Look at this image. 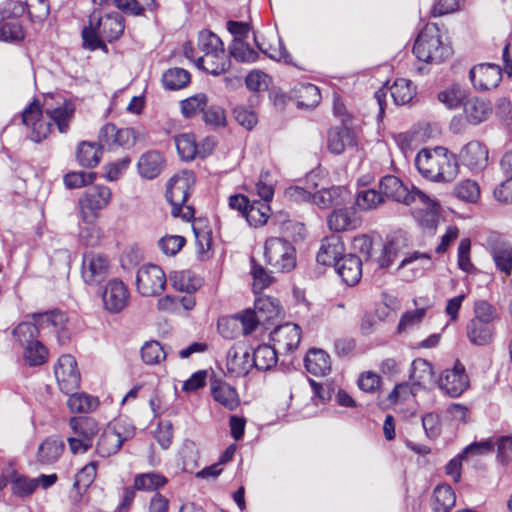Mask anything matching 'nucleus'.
Instances as JSON below:
<instances>
[{
  "label": "nucleus",
  "mask_w": 512,
  "mask_h": 512,
  "mask_svg": "<svg viewBox=\"0 0 512 512\" xmlns=\"http://www.w3.org/2000/svg\"><path fill=\"white\" fill-rule=\"evenodd\" d=\"M229 65L230 59L224 48L220 49V52L201 54L196 60L197 68L212 75L224 73L229 68Z\"/></svg>",
  "instance_id": "bb28decb"
},
{
  "label": "nucleus",
  "mask_w": 512,
  "mask_h": 512,
  "mask_svg": "<svg viewBox=\"0 0 512 512\" xmlns=\"http://www.w3.org/2000/svg\"><path fill=\"white\" fill-rule=\"evenodd\" d=\"M24 39V30L17 20H10L0 25V41L17 42Z\"/></svg>",
  "instance_id": "13d9d810"
},
{
  "label": "nucleus",
  "mask_w": 512,
  "mask_h": 512,
  "mask_svg": "<svg viewBox=\"0 0 512 512\" xmlns=\"http://www.w3.org/2000/svg\"><path fill=\"white\" fill-rule=\"evenodd\" d=\"M166 275L157 265L146 264L141 266L136 275V288L144 297L160 295L166 287Z\"/></svg>",
  "instance_id": "1a4fd4ad"
},
{
  "label": "nucleus",
  "mask_w": 512,
  "mask_h": 512,
  "mask_svg": "<svg viewBox=\"0 0 512 512\" xmlns=\"http://www.w3.org/2000/svg\"><path fill=\"white\" fill-rule=\"evenodd\" d=\"M22 123L30 130L29 138L36 143L46 139L52 132V122L46 118V108L43 111L38 100L24 109Z\"/></svg>",
  "instance_id": "9d476101"
},
{
  "label": "nucleus",
  "mask_w": 512,
  "mask_h": 512,
  "mask_svg": "<svg viewBox=\"0 0 512 512\" xmlns=\"http://www.w3.org/2000/svg\"><path fill=\"white\" fill-rule=\"evenodd\" d=\"M224 45L221 39L210 31H201L198 36V50L201 54L220 52Z\"/></svg>",
  "instance_id": "5fc2aeb1"
},
{
  "label": "nucleus",
  "mask_w": 512,
  "mask_h": 512,
  "mask_svg": "<svg viewBox=\"0 0 512 512\" xmlns=\"http://www.w3.org/2000/svg\"><path fill=\"white\" fill-rule=\"evenodd\" d=\"M112 199L108 186L95 185L86 190L79 199L80 215L84 222H90L98 217V212L105 209Z\"/></svg>",
  "instance_id": "6e6552de"
},
{
  "label": "nucleus",
  "mask_w": 512,
  "mask_h": 512,
  "mask_svg": "<svg viewBox=\"0 0 512 512\" xmlns=\"http://www.w3.org/2000/svg\"><path fill=\"white\" fill-rule=\"evenodd\" d=\"M471 241L469 238H464L460 241L457 252L458 267L466 272L472 273L476 270L474 264L470 259Z\"/></svg>",
  "instance_id": "e2e57ef3"
},
{
  "label": "nucleus",
  "mask_w": 512,
  "mask_h": 512,
  "mask_svg": "<svg viewBox=\"0 0 512 512\" xmlns=\"http://www.w3.org/2000/svg\"><path fill=\"white\" fill-rule=\"evenodd\" d=\"M213 399L228 410H235L239 405V396L235 388L228 383L215 380L211 384Z\"/></svg>",
  "instance_id": "7c9ffc66"
},
{
  "label": "nucleus",
  "mask_w": 512,
  "mask_h": 512,
  "mask_svg": "<svg viewBox=\"0 0 512 512\" xmlns=\"http://www.w3.org/2000/svg\"><path fill=\"white\" fill-rule=\"evenodd\" d=\"M327 225L334 232H344L357 229L361 219L352 207L334 208L327 217Z\"/></svg>",
  "instance_id": "412c9836"
},
{
  "label": "nucleus",
  "mask_w": 512,
  "mask_h": 512,
  "mask_svg": "<svg viewBox=\"0 0 512 512\" xmlns=\"http://www.w3.org/2000/svg\"><path fill=\"white\" fill-rule=\"evenodd\" d=\"M233 114L237 123L246 130L253 129L258 123V118L255 112L245 106L236 107Z\"/></svg>",
  "instance_id": "774afa93"
},
{
  "label": "nucleus",
  "mask_w": 512,
  "mask_h": 512,
  "mask_svg": "<svg viewBox=\"0 0 512 512\" xmlns=\"http://www.w3.org/2000/svg\"><path fill=\"white\" fill-rule=\"evenodd\" d=\"M494 330L493 324H482L470 320L466 326V336L471 344L486 346L493 341Z\"/></svg>",
  "instance_id": "2f4dec72"
},
{
  "label": "nucleus",
  "mask_w": 512,
  "mask_h": 512,
  "mask_svg": "<svg viewBox=\"0 0 512 512\" xmlns=\"http://www.w3.org/2000/svg\"><path fill=\"white\" fill-rule=\"evenodd\" d=\"M44 106L46 118L52 122V127L55 125L60 133H66L74 118L75 104L71 100H63L56 106H51L46 101Z\"/></svg>",
  "instance_id": "4be33fe9"
},
{
  "label": "nucleus",
  "mask_w": 512,
  "mask_h": 512,
  "mask_svg": "<svg viewBox=\"0 0 512 512\" xmlns=\"http://www.w3.org/2000/svg\"><path fill=\"white\" fill-rule=\"evenodd\" d=\"M410 380L419 389L431 390L437 381L434 379L433 366L425 359L418 358L412 362Z\"/></svg>",
  "instance_id": "b1692460"
},
{
  "label": "nucleus",
  "mask_w": 512,
  "mask_h": 512,
  "mask_svg": "<svg viewBox=\"0 0 512 512\" xmlns=\"http://www.w3.org/2000/svg\"><path fill=\"white\" fill-rule=\"evenodd\" d=\"M463 105L465 116L471 124L485 121L492 111L490 103L478 97L467 99Z\"/></svg>",
  "instance_id": "473e14b6"
},
{
  "label": "nucleus",
  "mask_w": 512,
  "mask_h": 512,
  "mask_svg": "<svg viewBox=\"0 0 512 512\" xmlns=\"http://www.w3.org/2000/svg\"><path fill=\"white\" fill-rule=\"evenodd\" d=\"M64 449V443L55 437L42 442L37 451V461L41 464H52L58 460Z\"/></svg>",
  "instance_id": "e433bc0d"
},
{
  "label": "nucleus",
  "mask_w": 512,
  "mask_h": 512,
  "mask_svg": "<svg viewBox=\"0 0 512 512\" xmlns=\"http://www.w3.org/2000/svg\"><path fill=\"white\" fill-rule=\"evenodd\" d=\"M167 483V478L157 472L137 474L134 477V489L139 491H155Z\"/></svg>",
  "instance_id": "c03bdc74"
},
{
  "label": "nucleus",
  "mask_w": 512,
  "mask_h": 512,
  "mask_svg": "<svg viewBox=\"0 0 512 512\" xmlns=\"http://www.w3.org/2000/svg\"><path fill=\"white\" fill-rule=\"evenodd\" d=\"M70 395L67 405L71 412L74 413H89L95 410L98 406L97 398L84 393H73Z\"/></svg>",
  "instance_id": "8fccbe9b"
},
{
  "label": "nucleus",
  "mask_w": 512,
  "mask_h": 512,
  "mask_svg": "<svg viewBox=\"0 0 512 512\" xmlns=\"http://www.w3.org/2000/svg\"><path fill=\"white\" fill-rule=\"evenodd\" d=\"M164 163V158L159 152L148 151L142 154L138 160V172L143 178L154 179L162 172Z\"/></svg>",
  "instance_id": "c85d7f7f"
},
{
  "label": "nucleus",
  "mask_w": 512,
  "mask_h": 512,
  "mask_svg": "<svg viewBox=\"0 0 512 512\" xmlns=\"http://www.w3.org/2000/svg\"><path fill=\"white\" fill-rule=\"evenodd\" d=\"M55 377L58 385L66 394H70L79 388L80 373L77 369V362L71 355H62L55 366Z\"/></svg>",
  "instance_id": "ddd939ff"
},
{
  "label": "nucleus",
  "mask_w": 512,
  "mask_h": 512,
  "mask_svg": "<svg viewBox=\"0 0 512 512\" xmlns=\"http://www.w3.org/2000/svg\"><path fill=\"white\" fill-rule=\"evenodd\" d=\"M252 367L250 351L245 343L237 342L227 351L226 369L231 376H245Z\"/></svg>",
  "instance_id": "dca6fc26"
},
{
  "label": "nucleus",
  "mask_w": 512,
  "mask_h": 512,
  "mask_svg": "<svg viewBox=\"0 0 512 512\" xmlns=\"http://www.w3.org/2000/svg\"><path fill=\"white\" fill-rule=\"evenodd\" d=\"M497 318L496 309L487 301L480 300L474 305V317L471 321L482 324H493Z\"/></svg>",
  "instance_id": "bf43d9fd"
},
{
  "label": "nucleus",
  "mask_w": 512,
  "mask_h": 512,
  "mask_svg": "<svg viewBox=\"0 0 512 512\" xmlns=\"http://www.w3.org/2000/svg\"><path fill=\"white\" fill-rule=\"evenodd\" d=\"M466 98V90L458 83H453L443 88L437 95L438 101L451 110L459 108L465 103Z\"/></svg>",
  "instance_id": "c9c22d12"
},
{
  "label": "nucleus",
  "mask_w": 512,
  "mask_h": 512,
  "mask_svg": "<svg viewBox=\"0 0 512 512\" xmlns=\"http://www.w3.org/2000/svg\"><path fill=\"white\" fill-rule=\"evenodd\" d=\"M239 322L242 326L244 334H250L256 326L262 322L256 311L246 310L241 314H237L230 319H222L218 322V329L224 337H230L228 333L224 331V326H235Z\"/></svg>",
  "instance_id": "c756f323"
},
{
  "label": "nucleus",
  "mask_w": 512,
  "mask_h": 512,
  "mask_svg": "<svg viewBox=\"0 0 512 512\" xmlns=\"http://www.w3.org/2000/svg\"><path fill=\"white\" fill-rule=\"evenodd\" d=\"M109 268L110 263L105 255L87 252L83 256L81 275L86 284L95 285L107 277Z\"/></svg>",
  "instance_id": "f8f14e48"
},
{
  "label": "nucleus",
  "mask_w": 512,
  "mask_h": 512,
  "mask_svg": "<svg viewBox=\"0 0 512 512\" xmlns=\"http://www.w3.org/2000/svg\"><path fill=\"white\" fill-rule=\"evenodd\" d=\"M413 52L423 62L438 64L452 55V48L443 41L440 29L435 24H428L419 33Z\"/></svg>",
  "instance_id": "39448f33"
},
{
  "label": "nucleus",
  "mask_w": 512,
  "mask_h": 512,
  "mask_svg": "<svg viewBox=\"0 0 512 512\" xmlns=\"http://www.w3.org/2000/svg\"><path fill=\"white\" fill-rule=\"evenodd\" d=\"M305 367L315 376H324L331 369L330 357L321 349H311L305 357Z\"/></svg>",
  "instance_id": "72a5a7b5"
},
{
  "label": "nucleus",
  "mask_w": 512,
  "mask_h": 512,
  "mask_svg": "<svg viewBox=\"0 0 512 512\" xmlns=\"http://www.w3.org/2000/svg\"><path fill=\"white\" fill-rule=\"evenodd\" d=\"M457 197L463 201L476 203L480 198V187L474 180H464L455 189Z\"/></svg>",
  "instance_id": "4d7b16f0"
},
{
  "label": "nucleus",
  "mask_w": 512,
  "mask_h": 512,
  "mask_svg": "<svg viewBox=\"0 0 512 512\" xmlns=\"http://www.w3.org/2000/svg\"><path fill=\"white\" fill-rule=\"evenodd\" d=\"M335 268L343 282L349 286L357 284L362 275V261L353 254L345 255L341 258Z\"/></svg>",
  "instance_id": "a878e982"
},
{
  "label": "nucleus",
  "mask_w": 512,
  "mask_h": 512,
  "mask_svg": "<svg viewBox=\"0 0 512 512\" xmlns=\"http://www.w3.org/2000/svg\"><path fill=\"white\" fill-rule=\"evenodd\" d=\"M135 429L126 420L109 424L97 442V452L101 457H109L119 451L122 444L134 436Z\"/></svg>",
  "instance_id": "423d86ee"
},
{
  "label": "nucleus",
  "mask_w": 512,
  "mask_h": 512,
  "mask_svg": "<svg viewBox=\"0 0 512 512\" xmlns=\"http://www.w3.org/2000/svg\"><path fill=\"white\" fill-rule=\"evenodd\" d=\"M380 193L383 198L394 200L405 205L418 204L425 210L424 216L420 219L422 225L434 230L437 226L438 203L415 187L409 188L398 177L386 175L379 182Z\"/></svg>",
  "instance_id": "f03ea898"
},
{
  "label": "nucleus",
  "mask_w": 512,
  "mask_h": 512,
  "mask_svg": "<svg viewBox=\"0 0 512 512\" xmlns=\"http://www.w3.org/2000/svg\"><path fill=\"white\" fill-rule=\"evenodd\" d=\"M255 311L262 322L272 321L282 313L279 301L269 296H260L255 300Z\"/></svg>",
  "instance_id": "ea45409f"
},
{
  "label": "nucleus",
  "mask_w": 512,
  "mask_h": 512,
  "mask_svg": "<svg viewBox=\"0 0 512 512\" xmlns=\"http://www.w3.org/2000/svg\"><path fill=\"white\" fill-rule=\"evenodd\" d=\"M456 496L447 484H439L433 491L432 506L436 512H449L454 507Z\"/></svg>",
  "instance_id": "58836bf2"
},
{
  "label": "nucleus",
  "mask_w": 512,
  "mask_h": 512,
  "mask_svg": "<svg viewBox=\"0 0 512 512\" xmlns=\"http://www.w3.org/2000/svg\"><path fill=\"white\" fill-rule=\"evenodd\" d=\"M270 216V207L265 202H253L244 212V217L252 226H262L266 224Z\"/></svg>",
  "instance_id": "603ef678"
},
{
  "label": "nucleus",
  "mask_w": 512,
  "mask_h": 512,
  "mask_svg": "<svg viewBox=\"0 0 512 512\" xmlns=\"http://www.w3.org/2000/svg\"><path fill=\"white\" fill-rule=\"evenodd\" d=\"M462 164L472 172H479L488 165V149L478 141L467 143L460 151Z\"/></svg>",
  "instance_id": "aec40b11"
},
{
  "label": "nucleus",
  "mask_w": 512,
  "mask_h": 512,
  "mask_svg": "<svg viewBox=\"0 0 512 512\" xmlns=\"http://www.w3.org/2000/svg\"><path fill=\"white\" fill-rule=\"evenodd\" d=\"M190 73L183 68H170L162 77L163 85L169 90H179L186 87L190 82Z\"/></svg>",
  "instance_id": "a18cd8bd"
},
{
  "label": "nucleus",
  "mask_w": 512,
  "mask_h": 512,
  "mask_svg": "<svg viewBox=\"0 0 512 512\" xmlns=\"http://www.w3.org/2000/svg\"><path fill=\"white\" fill-rule=\"evenodd\" d=\"M473 86L480 90H490L498 86L502 79V72L498 65L479 64L469 73Z\"/></svg>",
  "instance_id": "6ab92c4d"
},
{
  "label": "nucleus",
  "mask_w": 512,
  "mask_h": 512,
  "mask_svg": "<svg viewBox=\"0 0 512 512\" xmlns=\"http://www.w3.org/2000/svg\"><path fill=\"white\" fill-rule=\"evenodd\" d=\"M96 176L95 172H70L64 176V183L70 189L81 188L93 183Z\"/></svg>",
  "instance_id": "0e129e2a"
},
{
  "label": "nucleus",
  "mask_w": 512,
  "mask_h": 512,
  "mask_svg": "<svg viewBox=\"0 0 512 512\" xmlns=\"http://www.w3.org/2000/svg\"><path fill=\"white\" fill-rule=\"evenodd\" d=\"M300 339V327L294 323L280 325L271 333V341L279 353L292 352L298 347Z\"/></svg>",
  "instance_id": "a211bd4d"
},
{
  "label": "nucleus",
  "mask_w": 512,
  "mask_h": 512,
  "mask_svg": "<svg viewBox=\"0 0 512 512\" xmlns=\"http://www.w3.org/2000/svg\"><path fill=\"white\" fill-rule=\"evenodd\" d=\"M100 140L108 145L130 147L136 141V133L132 128L119 129L114 124L108 123L100 131Z\"/></svg>",
  "instance_id": "393cba45"
},
{
  "label": "nucleus",
  "mask_w": 512,
  "mask_h": 512,
  "mask_svg": "<svg viewBox=\"0 0 512 512\" xmlns=\"http://www.w3.org/2000/svg\"><path fill=\"white\" fill-rule=\"evenodd\" d=\"M175 145L178 154L183 160H193L199 153L195 137L190 133H182L175 137Z\"/></svg>",
  "instance_id": "de8ad7c7"
},
{
  "label": "nucleus",
  "mask_w": 512,
  "mask_h": 512,
  "mask_svg": "<svg viewBox=\"0 0 512 512\" xmlns=\"http://www.w3.org/2000/svg\"><path fill=\"white\" fill-rule=\"evenodd\" d=\"M140 353L143 362L147 365L160 364L167 357L164 347L158 341L145 342Z\"/></svg>",
  "instance_id": "09e8293b"
},
{
  "label": "nucleus",
  "mask_w": 512,
  "mask_h": 512,
  "mask_svg": "<svg viewBox=\"0 0 512 512\" xmlns=\"http://www.w3.org/2000/svg\"><path fill=\"white\" fill-rule=\"evenodd\" d=\"M129 297L125 284L121 280L112 279L106 284L102 295L104 308L110 313H118L128 305Z\"/></svg>",
  "instance_id": "f3484780"
},
{
  "label": "nucleus",
  "mask_w": 512,
  "mask_h": 512,
  "mask_svg": "<svg viewBox=\"0 0 512 512\" xmlns=\"http://www.w3.org/2000/svg\"><path fill=\"white\" fill-rule=\"evenodd\" d=\"M9 482L11 485L12 493L19 497L28 496L32 494L37 488V483L34 478H29L16 472L11 474Z\"/></svg>",
  "instance_id": "864d4df0"
},
{
  "label": "nucleus",
  "mask_w": 512,
  "mask_h": 512,
  "mask_svg": "<svg viewBox=\"0 0 512 512\" xmlns=\"http://www.w3.org/2000/svg\"><path fill=\"white\" fill-rule=\"evenodd\" d=\"M391 97L396 105H405L415 96L416 89L410 80L399 78L389 87Z\"/></svg>",
  "instance_id": "79ce46f5"
},
{
  "label": "nucleus",
  "mask_w": 512,
  "mask_h": 512,
  "mask_svg": "<svg viewBox=\"0 0 512 512\" xmlns=\"http://www.w3.org/2000/svg\"><path fill=\"white\" fill-rule=\"evenodd\" d=\"M384 202L380 192L372 188H365L358 191L355 204L360 210L369 211L376 209Z\"/></svg>",
  "instance_id": "3c124183"
},
{
  "label": "nucleus",
  "mask_w": 512,
  "mask_h": 512,
  "mask_svg": "<svg viewBox=\"0 0 512 512\" xmlns=\"http://www.w3.org/2000/svg\"><path fill=\"white\" fill-rule=\"evenodd\" d=\"M264 256L269 265L277 271L292 270L296 265L295 249L287 240L271 237L266 240Z\"/></svg>",
  "instance_id": "0eeeda50"
},
{
  "label": "nucleus",
  "mask_w": 512,
  "mask_h": 512,
  "mask_svg": "<svg viewBox=\"0 0 512 512\" xmlns=\"http://www.w3.org/2000/svg\"><path fill=\"white\" fill-rule=\"evenodd\" d=\"M124 28V18L119 13L112 12L101 17L94 11L89 18V26L82 31L84 44L92 50L102 48L104 41L117 40Z\"/></svg>",
  "instance_id": "20e7f679"
},
{
  "label": "nucleus",
  "mask_w": 512,
  "mask_h": 512,
  "mask_svg": "<svg viewBox=\"0 0 512 512\" xmlns=\"http://www.w3.org/2000/svg\"><path fill=\"white\" fill-rule=\"evenodd\" d=\"M195 184L193 172L188 170L175 174L168 182L166 198L171 205L185 204Z\"/></svg>",
  "instance_id": "4468645a"
},
{
  "label": "nucleus",
  "mask_w": 512,
  "mask_h": 512,
  "mask_svg": "<svg viewBox=\"0 0 512 512\" xmlns=\"http://www.w3.org/2000/svg\"><path fill=\"white\" fill-rule=\"evenodd\" d=\"M131 163V159L128 156H125L121 159H118L114 162H111L104 166L105 170V178L108 181H116L120 179L126 170L128 169Z\"/></svg>",
  "instance_id": "69168bd1"
},
{
  "label": "nucleus",
  "mask_w": 512,
  "mask_h": 512,
  "mask_svg": "<svg viewBox=\"0 0 512 512\" xmlns=\"http://www.w3.org/2000/svg\"><path fill=\"white\" fill-rule=\"evenodd\" d=\"M298 97V103L305 108H313L318 105L321 100L320 90L311 83L299 84L295 89Z\"/></svg>",
  "instance_id": "49530a36"
},
{
  "label": "nucleus",
  "mask_w": 512,
  "mask_h": 512,
  "mask_svg": "<svg viewBox=\"0 0 512 512\" xmlns=\"http://www.w3.org/2000/svg\"><path fill=\"white\" fill-rule=\"evenodd\" d=\"M96 471V463H88L76 474L73 486L77 489L88 488L96 477Z\"/></svg>",
  "instance_id": "338daca9"
},
{
  "label": "nucleus",
  "mask_w": 512,
  "mask_h": 512,
  "mask_svg": "<svg viewBox=\"0 0 512 512\" xmlns=\"http://www.w3.org/2000/svg\"><path fill=\"white\" fill-rule=\"evenodd\" d=\"M348 197V193L343 187H330L312 193V202L321 209H327L332 206L343 204Z\"/></svg>",
  "instance_id": "cd10ccee"
},
{
  "label": "nucleus",
  "mask_w": 512,
  "mask_h": 512,
  "mask_svg": "<svg viewBox=\"0 0 512 512\" xmlns=\"http://www.w3.org/2000/svg\"><path fill=\"white\" fill-rule=\"evenodd\" d=\"M354 144V135L347 127L332 128L328 133V149L333 154H341L346 147Z\"/></svg>",
  "instance_id": "f704fd0d"
},
{
  "label": "nucleus",
  "mask_w": 512,
  "mask_h": 512,
  "mask_svg": "<svg viewBox=\"0 0 512 512\" xmlns=\"http://www.w3.org/2000/svg\"><path fill=\"white\" fill-rule=\"evenodd\" d=\"M487 248L493 262L501 273L509 276L512 273V245L498 234L492 233L487 238Z\"/></svg>",
  "instance_id": "2eb2a0df"
},
{
  "label": "nucleus",
  "mask_w": 512,
  "mask_h": 512,
  "mask_svg": "<svg viewBox=\"0 0 512 512\" xmlns=\"http://www.w3.org/2000/svg\"><path fill=\"white\" fill-rule=\"evenodd\" d=\"M208 98L206 94L199 93L181 101V110L185 117H193L199 112L204 111L207 106Z\"/></svg>",
  "instance_id": "6e6d98bb"
},
{
  "label": "nucleus",
  "mask_w": 512,
  "mask_h": 512,
  "mask_svg": "<svg viewBox=\"0 0 512 512\" xmlns=\"http://www.w3.org/2000/svg\"><path fill=\"white\" fill-rule=\"evenodd\" d=\"M67 316L61 311H51L34 316V322H22L13 331L24 348V359L30 366L43 364L48 357L47 348L37 339L39 333H55L60 345L69 340Z\"/></svg>",
  "instance_id": "f257e3e1"
},
{
  "label": "nucleus",
  "mask_w": 512,
  "mask_h": 512,
  "mask_svg": "<svg viewBox=\"0 0 512 512\" xmlns=\"http://www.w3.org/2000/svg\"><path fill=\"white\" fill-rule=\"evenodd\" d=\"M230 54L240 62H254L258 53L244 41H233L230 46Z\"/></svg>",
  "instance_id": "680f3d73"
},
{
  "label": "nucleus",
  "mask_w": 512,
  "mask_h": 512,
  "mask_svg": "<svg viewBox=\"0 0 512 512\" xmlns=\"http://www.w3.org/2000/svg\"><path fill=\"white\" fill-rule=\"evenodd\" d=\"M278 350L273 346L262 344L259 345L251 358L253 367L258 370L267 371L274 367L277 363Z\"/></svg>",
  "instance_id": "4c0bfd02"
},
{
  "label": "nucleus",
  "mask_w": 512,
  "mask_h": 512,
  "mask_svg": "<svg viewBox=\"0 0 512 512\" xmlns=\"http://www.w3.org/2000/svg\"><path fill=\"white\" fill-rule=\"evenodd\" d=\"M102 156L101 147L92 142L83 141L77 148V159L84 167H95L100 162Z\"/></svg>",
  "instance_id": "37998d69"
},
{
  "label": "nucleus",
  "mask_w": 512,
  "mask_h": 512,
  "mask_svg": "<svg viewBox=\"0 0 512 512\" xmlns=\"http://www.w3.org/2000/svg\"><path fill=\"white\" fill-rule=\"evenodd\" d=\"M344 244L337 235L326 237L322 240L317 254V261L322 265H334L344 257Z\"/></svg>",
  "instance_id": "5701e85b"
},
{
  "label": "nucleus",
  "mask_w": 512,
  "mask_h": 512,
  "mask_svg": "<svg viewBox=\"0 0 512 512\" xmlns=\"http://www.w3.org/2000/svg\"><path fill=\"white\" fill-rule=\"evenodd\" d=\"M437 384L451 397L460 396L469 387L465 366L459 360L455 361L451 369H446L441 373Z\"/></svg>",
  "instance_id": "9b49d317"
},
{
  "label": "nucleus",
  "mask_w": 512,
  "mask_h": 512,
  "mask_svg": "<svg viewBox=\"0 0 512 512\" xmlns=\"http://www.w3.org/2000/svg\"><path fill=\"white\" fill-rule=\"evenodd\" d=\"M415 165L424 178L439 183L453 181L459 170L454 154L444 147L422 149L416 155Z\"/></svg>",
  "instance_id": "7ed1b4c3"
},
{
  "label": "nucleus",
  "mask_w": 512,
  "mask_h": 512,
  "mask_svg": "<svg viewBox=\"0 0 512 512\" xmlns=\"http://www.w3.org/2000/svg\"><path fill=\"white\" fill-rule=\"evenodd\" d=\"M69 426L75 436L92 442L93 437L99 431L98 423L89 417H72Z\"/></svg>",
  "instance_id": "a19ab883"
},
{
  "label": "nucleus",
  "mask_w": 512,
  "mask_h": 512,
  "mask_svg": "<svg viewBox=\"0 0 512 512\" xmlns=\"http://www.w3.org/2000/svg\"><path fill=\"white\" fill-rule=\"evenodd\" d=\"M186 240L179 235H165L158 241V247L166 256L176 255L185 245Z\"/></svg>",
  "instance_id": "052dcab7"
}]
</instances>
